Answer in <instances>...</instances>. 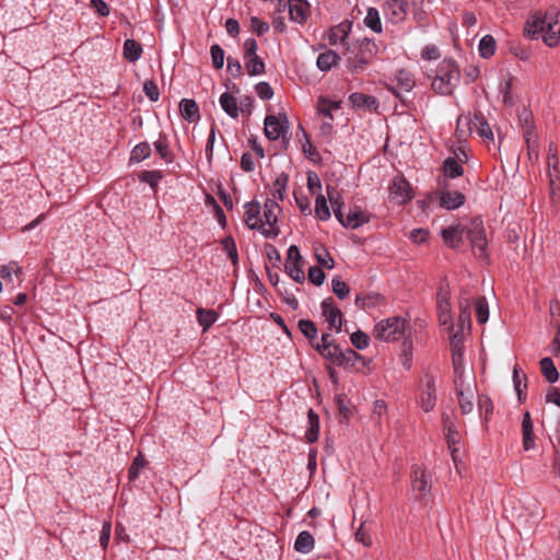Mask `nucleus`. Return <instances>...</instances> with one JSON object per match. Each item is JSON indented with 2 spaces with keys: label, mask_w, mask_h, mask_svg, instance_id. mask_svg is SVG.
<instances>
[{
  "label": "nucleus",
  "mask_w": 560,
  "mask_h": 560,
  "mask_svg": "<svg viewBox=\"0 0 560 560\" xmlns=\"http://www.w3.org/2000/svg\"><path fill=\"white\" fill-rule=\"evenodd\" d=\"M560 12L557 8L550 7L545 12L536 11L527 20L525 34L535 39L539 35L549 47H555L560 39Z\"/></svg>",
  "instance_id": "1"
},
{
  "label": "nucleus",
  "mask_w": 560,
  "mask_h": 560,
  "mask_svg": "<svg viewBox=\"0 0 560 560\" xmlns=\"http://www.w3.org/2000/svg\"><path fill=\"white\" fill-rule=\"evenodd\" d=\"M460 81V71L452 59H443L432 81V90L440 95H451Z\"/></svg>",
  "instance_id": "2"
},
{
  "label": "nucleus",
  "mask_w": 560,
  "mask_h": 560,
  "mask_svg": "<svg viewBox=\"0 0 560 560\" xmlns=\"http://www.w3.org/2000/svg\"><path fill=\"white\" fill-rule=\"evenodd\" d=\"M407 327L408 324L404 318L393 316L376 323L374 336L385 342L397 341L405 337Z\"/></svg>",
  "instance_id": "3"
},
{
  "label": "nucleus",
  "mask_w": 560,
  "mask_h": 560,
  "mask_svg": "<svg viewBox=\"0 0 560 560\" xmlns=\"http://www.w3.org/2000/svg\"><path fill=\"white\" fill-rule=\"evenodd\" d=\"M244 221L250 230L259 231L264 236L273 238L279 234L277 228L267 229L260 217V203L257 201L246 202L245 206Z\"/></svg>",
  "instance_id": "4"
},
{
  "label": "nucleus",
  "mask_w": 560,
  "mask_h": 560,
  "mask_svg": "<svg viewBox=\"0 0 560 560\" xmlns=\"http://www.w3.org/2000/svg\"><path fill=\"white\" fill-rule=\"evenodd\" d=\"M475 256L485 260L488 258L486 231L481 221H472L466 233Z\"/></svg>",
  "instance_id": "5"
},
{
  "label": "nucleus",
  "mask_w": 560,
  "mask_h": 560,
  "mask_svg": "<svg viewBox=\"0 0 560 560\" xmlns=\"http://www.w3.org/2000/svg\"><path fill=\"white\" fill-rule=\"evenodd\" d=\"M289 127V119L285 114H279L277 116L268 115L265 118V136L271 141H276L280 138L288 141L287 133Z\"/></svg>",
  "instance_id": "6"
},
{
  "label": "nucleus",
  "mask_w": 560,
  "mask_h": 560,
  "mask_svg": "<svg viewBox=\"0 0 560 560\" xmlns=\"http://www.w3.org/2000/svg\"><path fill=\"white\" fill-rule=\"evenodd\" d=\"M448 188V180L446 178L439 179V189L436 195L439 197L440 206L447 210H456L465 203V196L459 191H451Z\"/></svg>",
  "instance_id": "7"
},
{
  "label": "nucleus",
  "mask_w": 560,
  "mask_h": 560,
  "mask_svg": "<svg viewBox=\"0 0 560 560\" xmlns=\"http://www.w3.org/2000/svg\"><path fill=\"white\" fill-rule=\"evenodd\" d=\"M325 359L338 366L350 368L354 366L355 363L363 358L351 348L341 349L336 345L330 351H326Z\"/></svg>",
  "instance_id": "8"
},
{
  "label": "nucleus",
  "mask_w": 560,
  "mask_h": 560,
  "mask_svg": "<svg viewBox=\"0 0 560 560\" xmlns=\"http://www.w3.org/2000/svg\"><path fill=\"white\" fill-rule=\"evenodd\" d=\"M375 49V44L373 40L364 38L360 43V52L353 57L348 58V66L352 72L363 71L366 65L371 61L373 57V50Z\"/></svg>",
  "instance_id": "9"
},
{
  "label": "nucleus",
  "mask_w": 560,
  "mask_h": 560,
  "mask_svg": "<svg viewBox=\"0 0 560 560\" xmlns=\"http://www.w3.org/2000/svg\"><path fill=\"white\" fill-rule=\"evenodd\" d=\"M421 382L422 386L419 395V404L424 412H430L436 405L435 380L432 375L425 374Z\"/></svg>",
  "instance_id": "10"
},
{
  "label": "nucleus",
  "mask_w": 560,
  "mask_h": 560,
  "mask_svg": "<svg viewBox=\"0 0 560 560\" xmlns=\"http://www.w3.org/2000/svg\"><path fill=\"white\" fill-rule=\"evenodd\" d=\"M395 80L396 86H393L392 91L400 100L401 104L408 107L410 101L402 94V92L410 93L415 88V80L411 73L405 69H400L396 72Z\"/></svg>",
  "instance_id": "11"
},
{
  "label": "nucleus",
  "mask_w": 560,
  "mask_h": 560,
  "mask_svg": "<svg viewBox=\"0 0 560 560\" xmlns=\"http://www.w3.org/2000/svg\"><path fill=\"white\" fill-rule=\"evenodd\" d=\"M411 487L417 499L427 497L431 491V475L419 466H415L411 472Z\"/></svg>",
  "instance_id": "12"
},
{
  "label": "nucleus",
  "mask_w": 560,
  "mask_h": 560,
  "mask_svg": "<svg viewBox=\"0 0 560 560\" xmlns=\"http://www.w3.org/2000/svg\"><path fill=\"white\" fill-rule=\"evenodd\" d=\"M411 199L410 184L404 177H395L389 185V200L396 205H404Z\"/></svg>",
  "instance_id": "13"
},
{
  "label": "nucleus",
  "mask_w": 560,
  "mask_h": 560,
  "mask_svg": "<svg viewBox=\"0 0 560 560\" xmlns=\"http://www.w3.org/2000/svg\"><path fill=\"white\" fill-rule=\"evenodd\" d=\"M323 316L328 324L329 329L341 331L342 314L340 310L334 304L331 298L325 299L320 304Z\"/></svg>",
  "instance_id": "14"
},
{
  "label": "nucleus",
  "mask_w": 560,
  "mask_h": 560,
  "mask_svg": "<svg viewBox=\"0 0 560 560\" xmlns=\"http://www.w3.org/2000/svg\"><path fill=\"white\" fill-rule=\"evenodd\" d=\"M438 312L440 324L447 326L448 330L453 331L454 324L452 317L450 293L447 291L441 290L438 293Z\"/></svg>",
  "instance_id": "15"
},
{
  "label": "nucleus",
  "mask_w": 560,
  "mask_h": 560,
  "mask_svg": "<svg viewBox=\"0 0 560 560\" xmlns=\"http://www.w3.org/2000/svg\"><path fill=\"white\" fill-rule=\"evenodd\" d=\"M408 8V0H387L384 5V12L390 22L399 23L406 19Z\"/></svg>",
  "instance_id": "16"
},
{
  "label": "nucleus",
  "mask_w": 560,
  "mask_h": 560,
  "mask_svg": "<svg viewBox=\"0 0 560 560\" xmlns=\"http://www.w3.org/2000/svg\"><path fill=\"white\" fill-rule=\"evenodd\" d=\"M310 3L307 0H289L288 10L290 20L298 24H304L310 15Z\"/></svg>",
  "instance_id": "17"
},
{
  "label": "nucleus",
  "mask_w": 560,
  "mask_h": 560,
  "mask_svg": "<svg viewBox=\"0 0 560 560\" xmlns=\"http://www.w3.org/2000/svg\"><path fill=\"white\" fill-rule=\"evenodd\" d=\"M520 121L522 125L523 137L528 147V153L532 154V152H534V143L536 138L532 114L527 110H523V113L520 115Z\"/></svg>",
  "instance_id": "18"
},
{
  "label": "nucleus",
  "mask_w": 560,
  "mask_h": 560,
  "mask_svg": "<svg viewBox=\"0 0 560 560\" xmlns=\"http://www.w3.org/2000/svg\"><path fill=\"white\" fill-rule=\"evenodd\" d=\"M558 156H557V148L553 143L549 144L548 148V167H549V182H550V190L551 196L555 195V184L556 179L559 178V170H558Z\"/></svg>",
  "instance_id": "19"
},
{
  "label": "nucleus",
  "mask_w": 560,
  "mask_h": 560,
  "mask_svg": "<svg viewBox=\"0 0 560 560\" xmlns=\"http://www.w3.org/2000/svg\"><path fill=\"white\" fill-rule=\"evenodd\" d=\"M280 207L275 199L267 198L264 205V218L267 229L276 228Z\"/></svg>",
  "instance_id": "20"
},
{
  "label": "nucleus",
  "mask_w": 560,
  "mask_h": 560,
  "mask_svg": "<svg viewBox=\"0 0 560 560\" xmlns=\"http://www.w3.org/2000/svg\"><path fill=\"white\" fill-rule=\"evenodd\" d=\"M523 431V446L525 451H529L535 447L534 440V424L530 419L529 412H525L522 421Z\"/></svg>",
  "instance_id": "21"
},
{
  "label": "nucleus",
  "mask_w": 560,
  "mask_h": 560,
  "mask_svg": "<svg viewBox=\"0 0 560 560\" xmlns=\"http://www.w3.org/2000/svg\"><path fill=\"white\" fill-rule=\"evenodd\" d=\"M319 434V417L313 410L308 409L307 411V428L305 432V438L308 443H314L317 441Z\"/></svg>",
  "instance_id": "22"
},
{
  "label": "nucleus",
  "mask_w": 560,
  "mask_h": 560,
  "mask_svg": "<svg viewBox=\"0 0 560 560\" xmlns=\"http://www.w3.org/2000/svg\"><path fill=\"white\" fill-rule=\"evenodd\" d=\"M314 546H315L314 537L307 530L301 532L294 541L295 551H298L300 553H304V555L310 553L314 549Z\"/></svg>",
  "instance_id": "23"
},
{
  "label": "nucleus",
  "mask_w": 560,
  "mask_h": 560,
  "mask_svg": "<svg viewBox=\"0 0 560 560\" xmlns=\"http://www.w3.org/2000/svg\"><path fill=\"white\" fill-rule=\"evenodd\" d=\"M179 112L184 119L192 122L199 119V107L194 100L183 98L179 103Z\"/></svg>",
  "instance_id": "24"
},
{
  "label": "nucleus",
  "mask_w": 560,
  "mask_h": 560,
  "mask_svg": "<svg viewBox=\"0 0 560 560\" xmlns=\"http://www.w3.org/2000/svg\"><path fill=\"white\" fill-rule=\"evenodd\" d=\"M350 103L353 107L363 108V109H376L377 102L376 98L372 95L363 94V93H352L349 96Z\"/></svg>",
  "instance_id": "25"
},
{
  "label": "nucleus",
  "mask_w": 560,
  "mask_h": 560,
  "mask_svg": "<svg viewBox=\"0 0 560 560\" xmlns=\"http://www.w3.org/2000/svg\"><path fill=\"white\" fill-rule=\"evenodd\" d=\"M340 60L339 55L334 50H326L318 55L316 65L320 71H329Z\"/></svg>",
  "instance_id": "26"
},
{
  "label": "nucleus",
  "mask_w": 560,
  "mask_h": 560,
  "mask_svg": "<svg viewBox=\"0 0 560 560\" xmlns=\"http://www.w3.org/2000/svg\"><path fill=\"white\" fill-rule=\"evenodd\" d=\"M452 362L455 374V385H463V376L465 372V363H464V349H456L452 352Z\"/></svg>",
  "instance_id": "27"
},
{
  "label": "nucleus",
  "mask_w": 560,
  "mask_h": 560,
  "mask_svg": "<svg viewBox=\"0 0 560 560\" xmlns=\"http://www.w3.org/2000/svg\"><path fill=\"white\" fill-rule=\"evenodd\" d=\"M142 46L135 39H126L124 43L122 54L124 57L130 61L136 62L142 56Z\"/></svg>",
  "instance_id": "28"
},
{
  "label": "nucleus",
  "mask_w": 560,
  "mask_h": 560,
  "mask_svg": "<svg viewBox=\"0 0 560 560\" xmlns=\"http://www.w3.org/2000/svg\"><path fill=\"white\" fill-rule=\"evenodd\" d=\"M472 128L481 138L493 140L492 130L481 113L474 114Z\"/></svg>",
  "instance_id": "29"
},
{
  "label": "nucleus",
  "mask_w": 560,
  "mask_h": 560,
  "mask_svg": "<svg viewBox=\"0 0 560 560\" xmlns=\"http://www.w3.org/2000/svg\"><path fill=\"white\" fill-rule=\"evenodd\" d=\"M529 512L528 514H518L516 516V520L520 524H523L525 527H527L528 529H532L534 528L538 522L540 521L541 518V514H540V511L537 506L536 503H533L532 508H529Z\"/></svg>",
  "instance_id": "30"
},
{
  "label": "nucleus",
  "mask_w": 560,
  "mask_h": 560,
  "mask_svg": "<svg viewBox=\"0 0 560 560\" xmlns=\"http://www.w3.org/2000/svg\"><path fill=\"white\" fill-rule=\"evenodd\" d=\"M369 221L365 213L360 210L359 208H355L353 210H350L349 213L346 217L343 226L348 229L355 230L366 223Z\"/></svg>",
  "instance_id": "31"
},
{
  "label": "nucleus",
  "mask_w": 560,
  "mask_h": 560,
  "mask_svg": "<svg viewBox=\"0 0 560 560\" xmlns=\"http://www.w3.org/2000/svg\"><path fill=\"white\" fill-rule=\"evenodd\" d=\"M444 178H457L464 174V167L453 156H448L442 166Z\"/></svg>",
  "instance_id": "32"
},
{
  "label": "nucleus",
  "mask_w": 560,
  "mask_h": 560,
  "mask_svg": "<svg viewBox=\"0 0 560 560\" xmlns=\"http://www.w3.org/2000/svg\"><path fill=\"white\" fill-rule=\"evenodd\" d=\"M244 63L246 71L249 75H261L266 71L265 62L257 56L244 57Z\"/></svg>",
  "instance_id": "33"
},
{
  "label": "nucleus",
  "mask_w": 560,
  "mask_h": 560,
  "mask_svg": "<svg viewBox=\"0 0 560 560\" xmlns=\"http://www.w3.org/2000/svg\"><path fill=\"white\" fill-rule=\"evenodd\" d=\"M219 103L222 109L232 118H236L238 116V107L236 103V98L228 92L221 94L219 98Z\"/></svg>",
  "instance_id": "34"
},
{
  "label": "nucleus",
  "mask_w": 560,
  "mask_h": 560,
  "mask_svg": "<svg viewBox=\"0 0 560 560\" xmlns=\"http://www.w3.org/2000/svg\"><path fill=\"white\" fill-rule=\"evenodd\" d=\"M539 364L541 373L548 383L553 384L559 380L558 370L550 358H542Z\"/></svg>",
  "instance_id": "35"
},
{
  "label": "nucleus",
  "mask_w": 560,
  "mask_h": 560,
  "mask_svg": "<svg viewBox=\"0 0 560 560\" xmlns=\"http://www.w3.org/2000/svg\"><path fill=\"white\" fill-rule=\"evenodd\" d=\"M462 386L463 385H460V383L455 385V387H456V395H457V398H458V404H459V408H460L462 413L463 415H468L474 409L472 394L471 393L465 394V392H464Z\"/></svg>",
  "instance_id": "36"
},
{
  "label": "nucleus",
  "mask_w": 560,
  "mask_h": 560,
  "mask_svg": "<svg viewBox=\"0 0 560 560\" xmlns=\"http://www.w3.org/2000/svg\"><path fill=\"white\" fill-rule=\"evenodd\" d=\"M197 319L199 325L206 331L217 322L218 314L213 310L198 308Z\"/></svg>",
  "instance_id": "37"
},
{
  "label": "nucleus",
  "mask_w": 560,
  "mask_h": 560,
  "mask_svg": "<svg viewBox=\"0 0 560 560\" xmlns=\"http://www.w3.org/2000/svg\"><path fill=\"white\" fill-rule=\"evenodd\" d=\"M442 237L450 247L457 248L462 242L459 226H448L443 229Z\"/></svg>",
  "instance_id": "38"
},
{
  "label": "nucleus",
  "mask_w": 560,
  "mask_h": 560,
  "mask_svg": "<svg viewBox=\"0 0 560 560\" xmlns=\"http://www.w3.org/2000/svg\"><path fill=\"white\" fill-rule=\"evenodd\" d=\"M364 24L371 31L375 33L382 32V22L380 18L378 10L375 8H369L366 11V15L364 18Z\"/></svg>",
  "instance_id": "39"
},
{
  "label": "nucleus",
  "mask_w": 560,
  "mask_h": 560,
  "mask_svg": "<svg viewBox=\"0 0 560 560\" xmlns=\"http://www.w3.org/2000/svg\"><path fill=\"white\" fill-rule=\"evenodd\" d=\"M479 54L482 58L488 59L495 52V40L491 35L481 37L478 45Z\"/></svg>",
  "instance_id": "40"
},
{
  "label": "nucleus",
  "mask_w": 560,
  "mask_h": 560,
  "mask_svg": "<svg viewBox=\"0 0 560 560\" xmlns=\"http://www.w3.org/2000/svg\"><path fill=\"white\" fill-rule=\"evenodd\" d=\"M151 155V147L144 141L133 147L130 153V162L140 163Z\"/></svg>",
  "instance_id": "41"
},
{
  "label": "nucleus",
  "mask_w": 560,
  "mask_h": 560,
  "mask_svg": "<svg viewBox=\"0 0 560 560\" xmlns=\"http://www.w3.org/2000/svg\"><path fill=\"white\" fill-rule=\"evenodd\" d=\"M456 133L458 138L466 137L474 131L472 128V116L470 114L459 115L456 124Z\"/></svg>",
  "instance_id": "42"
},
{
  "label": "nucleus",
  "mask_w": 560,
  "mask_h": 560,
  "mask_svg": "<svg viewBox=\"0 0 560 560\" xmlns=\"http://www.w3.org/2000/svg\"><path fill=\"white\" fill-rule=\"evenodd\" d=\"M477 322L485 324L489 319V305L485 296H478L474 301Z\"/></svg>",
  "instance_id": "43"
},
{
  "label": "nucleus",
  "mask_w": 560,
  "mask_h": 560,
  "mask_svg": "<svg viewBox=\"0 0 560 560\" xmlns=\"http://www.w3.org/2000/svg\"><path fill=\"white\" fill-rule=\"evenodd\" d=\"M300 331L310 340L311 345L317 339L318 329L311 319H300L298 323Z\"/></svg>",
  "instance_id": "44"
},
{
  "label": "nucleus",
  "mask_w": 560,
  "mask_h": 560,
  "mask_svg": "<svg viewBox=\"0 0 560 560\" xmlns=\"http://www.w3.org/2000/svg\"><path fill=\"white\" fill-rule=\"evenodd\" d=\"M288 182H289V176L285 173H281L277 176V178L272 185V190H271L272 198L271 199L278 198L280 200H283Z\"/></svg>",
  "instance_id": "45"
},
{
  "label": "nucleus",
  "mask_w": 560,
  "mask_h": 560,
  "mask_svg": "<svg viewBox=\"0 0 560 560\" xmlns=\"http://www.w3.org/2000/svg\"><path fill=\"white\" fill-rule=\"evenodd\" d=\"M302 266V262L292 261H287L284 265L285 272L290 276V278H292L298 283H302L305 280V275Z\"/></svg>",
  "instance_id": "46"
},
{
  "label": "nucleus",
  "mask_w": 560,
  "mask_h": 560,
  "mask_svg": "<svg viewBox=\"0 0 560 560\" xmlns=\"http://www.w3.org/2000/svg\"><path fill=\"white\" fill-rule=\"evenodd\" d=\"M443 424L446 431V441L450 447L459 442V433L454 424V422L447 417H443Z\"/></svg>",
  "instance_id": "47"
},
{
  "label": "nucleus",
  "mask_w": 560,
  "mask_h": 560,
  "mask_svg": "<svg viewBox=\"0 0 560 560\" xmlns=\"http://www.w3.org/2000/svg\"><path fill=\"white\" fill-rule=\"evenodd\" d=\"M315 215L320 221H327L331 215L326 197L320 194L316 197L315 200Z\"/></svg>",
  "instance_id": "48"
},
{
  "label": "nucleus",
  "mask_w": 560,
  "mask_h": 560,
  "mask_svg": "<svg viewBox=\"0 0 560 560\" xmlns=\"http://www.w3.org/2000/svg\"><path fill=\"white\" fill-rule=\"evenodd\" d=\"M156 153L167 163L172 162V154L168 148L166 136L160 133L159 139L153 143Z\"/></svg>",
  "instance_id": "49"
},
{
  "label": "nucleus",
  "mask_w": 560,
  "mask_h": 560,
  "mask_svg": "<svg viewBox=\"0 0 560 560\" xmlns=\"http://www.w3.org/2000/svg\"><path fill=\"white\" fill-rule=\"evenodd\" d=\"M336 345L332 342L331 336L328 332H324L322 335L320 341H314L312 347L323 357L325 358L326 351H330L332 347Z\"/></svg>",
  "instance_id": "50"
},
{
  "label": "nucleus",
  "mask_w": 560,
  "mask_h": 560,
  "mask_svg": "<svg viewBox=\"0 0 560 560\" xmlns=\"http://www.w3.org/2000/svg\"><path fill=\"white\" fill-rule=\"evenodd\" d=\"M339 102H336V101H329L325 97H319L318 100V105H317V109H318V113L322 114L323 116L329 118L330 120H332V115H331V112L334 109H338L339 108Z\"/></svg>",
  "instance_id": "51"
},
{
  "label": "nucleus",
  "mask_w": 560,
  "mask_h": 560,
  "mask_svg": "<svg viewBox=\"0 0 560 560\" xmlns=\"http://www.w3.org/2000/svg\"><path fill=\"white\" fill-rule=\"evenodd\" d=\"M513 385L517 393L518 399H522L523 388H526V375L523 373L518 365L513 369Z\"/></svg>",
  "instance_id": "52"
},
{
  "label": "nucleus",
  "mask_w": 560,
  "mask_h": 560,
  "mask_svg": "<svg viewBox=\"0 0 560 560\" xmlns=\"http://www.w3.org/2000/svg\"><path fill=\"white\" fill-rule=\"evenodd\" d=\"M331 290L335 293V295L340 300L346 299L350 292L349 285L343 280H341L339 277L332 278Z\"/></svg>",
  "instance_id": "53"
},
{
  "label": "nucleus",
  "mask_w": 560,
  "mask_h": 560,
  "mask_svg": "<svg viewBox=\"0 0 560 560\" xmlns=\"http://www.w3.org/2000/svg\"><path fill=\"white\" fill-rule=\"evenodd\" d=\"M350 340L353 347H355L358 350H364L370 345V339L368 335L362 330H357L352 332L350 336Z\"/></svg>",
  "instance_id": "54"
},
{
  "label": "nucleus",
  "mask_w": 560,
  "mask_h": 560,
  "mask_svg": "<svg viewBox=\"0 0 560 560\" xmlns=\"http://www.w3.org/2000/svg\"><path fill=\"white\" fill-rule=\"evenodd\" d=\"M470 288H462L458 295V308L471 310V303L475 301Z\"/></svg>",
  "instance_id": "55"
},
{
  "label": "nucleus",
  "mask_w": 560,
  "mask_h": 560,
  "mask_svg": "<svg viewBox=\"0 0 560 560\" xmlns=\"http://www.w3.org/2000/svg\"><path fill=\"white\" fill-rule=\"evenodd\" d=\"M145 464H147L145 459L139 454L133 459L131 466L129 467V470H128L129 480H131V481L136 480L140 476V472L144 468Z\"/></svg>",
  "instance_id": "56"
},
{
  "label": "nucleus",
  "mask_w": 560,
  "mask_h": 560,
  "mask_svg": "<svg viewBox=\"0 0 560 560\" xmlns=\"http://www.w3.org/2000/svg\"><path fill=\"white\" fill-rule=\"evenodd\" d=\"M315 257L320 268L332 269L335 267L334 258L325 248L316 249Z\"/></svg>",
  "instance_id": "57"
},
{
  "label": "nucleus",
  "mask_w": 560,
  "mask_h": 560,
  "mask_svg": "<svg viewBox=\"0 0 560 560\" xmlns=\"http://www.w3.org/2000/svg\"><path fill=\"white\" fill-rule=\"evenodd\" d=\"M212 66L215 69H221L224 65V50L220 45L214 44L210 48Z\"/></svg>",
  "instance_id": "58"
},
{
  "label": "nucleus",
  "mask_w": 560,
  "mask_h": 560,
  "mask_svg": "<svg viewBox=\"0 0 560 560\" xmlns=\"http://www.w3.org/2000/svg\"><path fill=\"white\" fill-rule=\"evenodd\" d=\"M326 194H327V197L329 199V202H330L332 209L343 208L342 197L340 196V194L338 192V190L335 187L327 185Z\"/></svg>",
  "instance_id": "59"
},
{
  "label": "nucleus",
  "mask_w": 560,
  "mask_h": 560,
  "mask_svg": "<svg viewBox=\"0 0 560 560\" xmlns=\"http://www.w3.org/2000/svg\"><path fill=\"white\" fill-rule=\"evenodd\" d=\"M162 178L160 171H144L140 175V179L143 183L149 184L152 188H155Z\"/></svg>",
  "instance_id": "60"
},
{
  "label": "nucleus",
  "mask_w": 560,
  "mask_h": 560,
  "mask_svg": "<svg viewBox=\"0 0 560 560\" xmlns=\"http://www.w3.org/2000/svg\"><path fill=\"white\" fill-rule=\"evenodd\" d=\"M478 408H479V412H480L481 417H483L485 420L487 421L489 416L493 411V406H492L491 399L488 396H479Z\"/></svg>",
  "instance_id": "61"
},
{
  "label": "nucleus",
  "mask_w": 560,
  "mask_h": 560,
  "mask_svg": "<svg viewBox=\"0 0 560 560\" xmlns=\"http://www.w3.org/2000/svg\"><path fill=\"white\" fill-rule=\"evenodd\" d=\"M326 278L325 272L320 267L312 266L308 268V280L315 285H322Z\"/></svg>",
  "instance_id": "62"
},
{
  "label": "nucleus",
  "mask_w": 560,
  "mask_h": 560,
  "mask_svg": "<svg viewBox=\"0 0 560 560\" xmlns=\"http://www.w3.org/2000/svg\"><path fill=\"white\" fill-rule=\"evenodd\" d=\"M143 92L151 102H156L160 97L159 88L152 80L144 81Z\"/></svg>",
  "instance_id": "63"
},
{
  "label": "nucleus",
  "mask_w": 560,
  "mask_h": 560,
  "mask_svg": "<svg viewBox=\"0 0 560 560\" xmlns=\"http://www.w3.org/2000/svg\"><path fill=\"white\" fill-rule=\"evenodd\" d=\"M250 28L258 36H261L269 31L270 26L267 22L261 21L259 18L252 16L250 18Z\"/></svg>",
  "instance_id": "64"
}]
</instances>
